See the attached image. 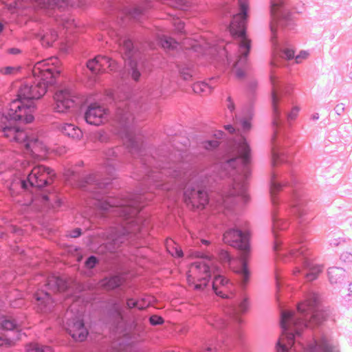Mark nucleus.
I'll list each match as a JSON object with an SVG mask.
<instances>
[{"label":"nucleus","mask_w":352,"mask_h":352,"mask_svg":"<svg viewBox=\"0 0 352 352\" xmlns=\"http://www.w3.org/2000/svg\"><path fill=\"white\" fill-rule=\"evenodd\" d=\"M166 247L168 253L173 256L182 257L183 256V252L181 248L173 240L167 239L166 241Z\"/></svg>","instance_id":"nucleus-21"},{"label":"nucleus","mask_w":352,"mask_h":352,"mask_svg":"<svg viewBox=\"0 0 352 352\" xmlns=\"http://www.w3.org/2000/svg\"><path fill=\"white\" fill-rule=\"evenodd\" d=\"M201 243L205 244V245H208L210 243V242L207 240H205V239H202L201 240Z\"/></svg>","instance_id":"nucleus-62"},{"label":"nucleus","mask_w":352,"mask_h":352,"mask_svg":"<svg viewBox=\"0 0 352 352\" xmlns=\"http://www.w3.org/2000/svg\"><path fill=\"white\" fill-rule=\"evenodd\" d=\"M223 132L221 131H217L214 133V140H218L219 142L220 140L223 138Z\"/></svg>","instance_id":"nucleus-49"},{"label":"nucleus","mask_w":352,"mask_h":352,"mask_svg":"<svg viewBox=\"0 0 352 352\" xmlns=\"http://www.w3.org/2000/svg\"><path fill=\"white\" fill-rule=\"evenodd\" d=\"M0 324L1 328L6 330H12L17 325L15 320L10 318H3Z\"/></svg>","instance_id":"nucleus-30"},{"label":"nucleus","mask_w":352,"mask_h":352,"mask_svg":"<svg viewBox=\"0 0 352 352\" xmlns=\"http://www.w3.org/2000/svg\"><path fill=\"white\" fill-rule=\"evenodd\" d=\"M235 152L237 157L240 159L243 163H248L251 159V150L245 140H241L235 148Z\"/></svg>","instance_id":"nucleus-18"},{"label":"nucleus","mask_w":352,"mask_h":352,"mask_svg":"<svg viewBox=\"0 0 352 352\" xmlns=\"http://www.w3.org/2000/svg\"><path fill=\"white\" fill-rule=\"evenodd\" d=\"M28 138V136L26 133L21 130L18 131V133L16 134V135L13 136V140L17 142H23L26 140Z\"/></svg>","instance_id":"nucleus-38"},{"label":"nucleus","mask_w":352,"mask_h":352,"mask_svg":"<svg viewBox=\"0 0 352 352\" xmlns=\"http://www.w3.org/2000/svg\"><path fill=\"white\" fill-rule=\"evenodd\" d=\"M58 60L56 58H51L36 63L32 69L34 78L41 85L46 86L55 83L56 78L59 76L60 71L57 65Z\"/></svg>","instance_id":"nucleus-5"},{"label":"nucleus","mask_w":352,"mask_h":352,"mask_svg":"<svg viewBox=\"0 0 352 352\" xmlns=\"http://www.w3.org/2000/svg\"><path fill=\"white\" fill-rule=\"evenodd\" d=\"M41 7H54L63 8L68 4V0H35Z\"/></svg>","instance_id":"nucleus-23"},{"label":"nucleus","mask_w":352,"mask_h":352,"mask_svg":"<svg viewBox=\"0 0 352 352\" xmlns=\"http://www.w3.org/2000/svg\"><path fill=\"white\" fill-rule=\"evenodd\" d=\"M184 197L185 203L193 208H203L208 203L206 192L198 185H188Z\"/></svg>","instance_id":"nucleus-8"},{"label":"nucleus","mask_w":352,"mask_h":352,"mask_svg":"<svg viewBox=\"0 0 352 352\" xmlns=\"http://www.w3.org/2000/svg\"><path fill=\"white\" fill-rule=\"evenodd\" d=\"M349 291L350 295L352 296V282L349 285Z\"/></svg>","instance_id":"nucleus-60"},{"label":"nucleus","mask_w":352,"mask_h":352,"mask_svg":"<svg viewBox=\"0 0 352 352\" xmlns=\"http://www.w3.org/2000/svg\"><path fill=\"white\" fill-rule=\"evenodd\" d=\"M181 76L185 80H190L192 78V75L188 72H182Z\"/></svg>","instance_id":"nucleus-50"},{"label":"nucleus","mask_w":352,"mask_h":352,"mask_svg":"<svg viewBox=\"0 0 352 352\" xmlns=\"http://www.w3.org/2000/svg\"><path fill=\"white\" fill-rule=\"evenodd\" d=\"M111 207L120 208V213L124 219H133L135 217L141 209L139 206L135 205L134 201H131L127 204H116L115 200L111 199L107 203Z\"/></svg>","instance_id":"nucleus-13"},{"label":"nucleus","mask_w":352,"mask_h":352,"mask_svg":"<svg viewBox=\"0 0 352 352\" xmlns=\"http://www.w3.org/2000/svg\"><path fill=\"white\" fill-rule=\"evenodd\" d=\"M149 320L153 325L160 324L164 322V319L162 317L157 315H153L151 316Z\"/></svg>","instance_id":"nucleus-43"},{"label":"nucleus","mask_w":352,"mask_h":352,"mask_svg":"<svg viewBox=\"0 0 352 352\" xmlns=\"http://www.w3.org/2000/svg\"><path fill=\"white\" fill-rule=\"evenodd\" d=\"M54 109L60 113H66L74 106L73 94L67 88L58 89L54 96Z\"/></svg>","instance_id":"nucleus-9"},{"label":"nucleus","mask_w":352,"mask_h":352,"mask_svg":"<svg viewBox=\"0 0 352 352\" xmlns=\"http://www.w3.org/2000/svg\"><path fill=\"white\" fill-rule=\"evenodd\" d=\"M328 276L331 283H338L342 279V272L340 269L333 267L329 270Z\"/></svg>","instance_id":"nucleus-28"},{"label":"nucleus","mask_w":352,"mask_h":352,"mask_svg":"<svg viewBox=\"0 0 352 352\" xmlns=\"http://www.w3.org/2000/svg\"><path fill=\"white\" fill-rule=\"evenodd\" d=\"M277 101H278L277 96L276 95L275 91H273V93H272V102H273L274 110L275 112L276 111V104Z\"/></svg>","instance_id":"nucleus-53"},{"label":"nucleus","mask_w":352,"mask_h":352,"mask_svg":"<svg viewBox=\"0 0 352 352\" xmlns=\"http://www.w3.org/2000/svg\"><path fill=\"white\" fill-rule=\"evenodd\" d=\"M57 34L55 31L50 30L40 36L41 44L45 47H50L56 40Z\"/></svg>","instance_id":"nucleus-24"},{"label":"nucleus","mask_w":352,"mask_h":352,"mask_svg":"<svg viewBox=\"0 0 352 352\" xmlns=\"http://www.w3.org/2000/svg\"><path fill=\"white\" fill-rule=\"evenodd\" d=\"M27 352H53L50 346L40 344L38 343H30L26 345Z\"/></svg>","instance_id":"nucleus-25"},{"label":"nucleus","mask_w":352,"mask_h":352,"mask_svg":"<svg viewBox=\"0 0 352 352\" xmlns=\"http://www.w3.org/2000/svg\"><path fill=\"white\" fill-rule=\"evenodd\" d=\"M173 25H175V29H176L178 32H182V30H184V22H183L182 20H180L179 19H174Z\"/></svg>","instance_id":"nucleus-44"},{"label":"nucleus","mask_w":352,"mask_h":352,"mask_svg":"<svg viewBox=\"0 0 352 352\" xmlns=\"http://www.w3.org/2000/svg\"><path fill=\"white\" fill-rule=\"evenodd\" d=\"M225 129L228 130L230 133H233L234 131V129L232 125H226L225 126Z\"/></svg>","instance_id":"nucleus-56"},{"label":"nucleus","mask_w":352,"mask_h":352,"mask_svg":"<svg viewBox=\"0 0 352 352\" xmlns=\"http://www.w3.org/2000/svg\"><path fill=\"white\" fill-rule=\"evenodd\" d=\"M134 222H135V221H134L133 220H132L131 221H130V222L129 223V224H130V225H133ZM139 230V228H137V229L133 228H132V226H131V227H129V228H128V232H135V231H136V230Z\"/></svg>","instance_id":"nucleus-54"},{"label":"nucleus","mask_w":352,"mask_h":352,"mask_svg":"<svg viewBox=\"0 0 352 352\" xmlns=\"http://www.w3.org/2000/svg\"><path fill=\"white\" fill-rule=\"evenodd\" d=\"M58 129L65 135L75 142L80 141L83 137V133L80 129L72 124H62Z\"/></svg>","instance_id":"nucleus-15"},{"label":"nucleus","mask_w":352,"mask_h":352,"mask_svg":"<svg viewBox=\"0 0 352 352\" xmlns=\"http://www.w3.org/2000/svg\"><path fill=\"white\" fill-rule=\"evenodd\" d=\"M16 71V69L12 67H6L4 68H2L1 72L3 74H12L14 73V72Z\"/></svg>","instance_id":"nucleus-48"},{"label":"nucleus","mask_w":352,"mask_h":352,"mask_svg":"<svg viewBox=\"0 0 352 352\" xmlns=\"http://www.w3.org/2000/svg\"><path fill=\"white\" fill-rule=\"evenodd\" d=\"M245 190V186L244 184L236 183L234 184L231 192L230 195H242Z\"/></svg>","instance_id":"nucleus-32"},{"label":"nucleus","mask_w":352,"mask_h":352,"mask_svg":"<svg viewBox=\"0 0 352 352\" xmlns=\"http://www.w3.org/2000/svg\"><path fill=\"white\" fill-rule=\"evenodd\" d=\"M54 173L50 168L43 165L33 167L28 176V182L30 186L42 188L52 182Z\"/></svg>","instance_id":"nucleus-7"},{"label":"nucleus","mask_w":352,"mask_h":352,"mask_svg":"<svg viewBox=\"0 0 352 352\" xmlns=\"http://www.w3.org/2000/svg\"><path fill=\"white\" fill-rule=\"evenodd\" d=\"M18 188H21L22 189H27L28 188V184L24 180H19L13 183L10 188L11 195L13 196L14 195V190L17 189Z\"/></svg>","instance_id":"nucleus-34"},{"label":"nucleus","mask_w":352,"mask_h":352,"mask_svg":"<svg viewBox=\"0 0 352 352\" xmlns=\"http://www.w3.org/2000/svg\"><path fill=\"white\" fill-rule=\"evenodd\" d=\"M336 110L338 114H340V113L342 112L344 110L342 104L338 105L336 108Z\"/></svg>","instance_id":"nucleus-55"},{"label":"nucleus","mask_w":352,"mask_h":352,"mask_svg":"<svg viewBox=\"0 0 352 352\" xmlns=\"http://www.w3.org/2000/svg\"><path fill=\"white\" fill-rule=\"evenodd\" d=\"M307 52H301L299 55L296 56V62L297 63H300L302 60V58H307Z\"/></svg>","instance_id":"nucleus-51"},{"label":"nucleus","mask_w":352,"mask_h":352,"mask_svg":"<svg viewBox=\"0 0 352 352\" xmlns=\"http://www.w3.org/2000/svg\"><path fill=\"white\" fill-rule=\"evenodd\" d=\"M281 5V0H272L271 12L273 16L276 15Z\"/></svg>","instance_id":"nucleus-39"},{"label":"nucleus","mask_w":352,"mask_h":352,"mask_svg":"<svg viewBox=\"0 0 352 352\" xmlns=\"http://www.w3.org/2000/svg\"><path fill=\"white\" fill-rule=\"evenodd\" d=\"M341 259L344 262H352V250L344 251L341 254Z\"/></svg>","instance_id":"nucleus-40"},{"label":"nucleus","mask_w":352,"mask_h":352,"mask_svg":"<svg viewBox=\"0 0 352 352\" xmlns=\"http://www.w3.org/2000/svg\"><path fill=\"white\" fill-rule=\"evenodd\" d=\"M223 241L226 244L236 248L243 252L239 262L242 263V272L247 278L249 274L246 263L249 250L247 235L238 230H230L223 234Z\"/></svg>","instance_id":"nucleus-6"},{"label":"nucleus","mask_w":352,"mask_h":352,"mask_svg":"<svg viewBox=\"0 0 352 352\" xmlns=\"http://www.w3.org/2000/svg\"><path fill=\"white\" fill-rule=\"evenodd\" d=\"M210 261H198L192 263L187 273V281L195 290H203L208 285L211 273L218 270Z\"/></svg>","instance_id":"nucleus-4"},{"label":"nucleus","mask_w":352,"mask_h":352,"mask_svg":"<svg viewBox=\"0 0 352 352\" xmlns=\"http://www.w3.org/2000/svg\"><path fill=\"white\" fill-rule=\"evenodd\" d=\"M220 142L218 140H207L201 142L202 147L207 151H213L219 147Z\"/></svg>","instance_id":"nucleus-31"},{"label":"nucleus","mask_w":352,"mask_h":352,"mask_svg":"<svg viewBox=\"0 0 352 352\" xmlns=\"http://www.w3.org/2000/svg\"><path fill=\"white\" fill-rule=\"evenodd\" d=\"M160 43L162 47L165 49L174 48L176 45V42L173 38L167 36L162 37Z\"/></svg>","instance_id":"nucleus-33"},{"label":"nucleus","mask_w":352,"mask_h":352,"mask_svg":"<svg viewBox=\"0 0 352 352\" xmlns=\"http://www.w3.org/2000/svg\"><path fill=\"white\" fill-rule=\"evenodd\" d=\"M208 89V85L204 82H196L192 85V89L196 94L206 92Z\"/></svg>","instance_id":"nucleus-35"},{"label":"nucleus","mask_w":352,"mask_h":352,"mask_svg":"<svg viewBox=\"0 0 352 352\" xmlns=\"http://www.w3.org/2000/svg\"><path fill=\"white\" fill-rule=\"evenodd\" d=\"M66 329L69 335L76 341H83L88 335L80 314L74 317H69L66 323Z\"/></svg>","instance_id":"nucleus-10"},{"label":"nucleus","mask_w":352,"mask_h":352,"mask_svg":"<svg viewBox=\"0 0 352 352\" xmlns=\"http://www.w3.org/2000/svg\"><path fill=\"white\" fill-rule=\"evenodd\" d=\"M228 108L232 110V109H233L234 107H233V105H230V106L228 107Z\"/></svg>","instance_id":"nucleus-64"},{"label":"nucleus","mask_w":352,"mask_h":352,"mask_svg":"<svg viewBox=\"0 0 352 352\" xmlns=\"http://www.w3.org/2000/svg\"><path fill=\"white\" fill-rule=\"evenodd\" d=\"M140 302V305H144V308H146V307H148L150 304L149 302H146L144 299H142L141 300H139Z\"/></svg>","instance_id":"nucleus-57"},{"label":"nucleus","mask_w":352,"mask_h":352,"mask_svg":"<svg viewBox=\"0 0 352 352\" xmlns=\"http://www.w3.org/2000/svg\"><path fill=\"white\" fill-rule=\"evenodd\" d=\"M14 344L15 342L12 340L4 337H0V346L10 347L14 346Z\"/></svg>","instance_id":"nucleus-41"},{"label":"nucleus","mask_w":352,"mask_h":352,"mask_svg":"<svg viewBox=\"0 0 352 352\" xmlns=\"http://www.w3.org/2000/svg\"><path fill=\"white\" fill-rule=\"evenodd\" d=\"M283 53L287 59H291L294 56V51L292 49H285Z\"/></svg>","instance_id":"nucleus-46"},{"label":"nucleus","mask_w":352,"mask_h":352,"mask_svg":"<svg viewBox=\"0 0 352 352\" xmlns=\"http://www.w3.org/2000/svg\"><path fill=\"white\" fill-rule=\"evenodd\" d=\"M133 45L131 41L124 40L122 44V50L124 53V56L126 58L130 59L133 56Z\"/></svg>","instance_id":"nucleus-29"},{"label":"nucleus","mask_w":352,"mask_h":352,"mask_svg":"<svg viewBox=\"0 0 352 352\" xmlns=\"http://www.w3.org/2000/svg\"><path fill=\"white\" fill-rule=\"evenodd\" d=\"M297 313L283 311L280 325L283 329L277 342V352H287L294 344V334H300L305 328H314L324 319V313L317 309V301L311 297L300 302L297 307Z\"/></svg>","instance_id":"nucleus-1"},{"label":"nucleus","mask_w":352,"mask_h":352,"mask_svg":"<svg viewBox=\"0 0 352 352\" xmlns=\"http://www.w3.org/2000/svg\"><path fill=\"white\" fill-rule=\"evenodd\" d=\"M218 256L221 263L228 264L233 271L242 274L243 278V281L244 283L248 281L249 276L245 278V275L242 272V267L241 269H238L234 266V263L238 261L233 259L228 252L221 250L219 251ZM248 275H250V274Z\"/></svg>","instance_id":"nucleus-17"},{"label":"nucleus","mask_w":352,"mask_h":352,"mask_svg":"<svg viewBox=\"0 0 352 352\" xmlns=\"http://www.w3.org/2000/svg\"><path fill=\"white\" fill-rule=\"evenodd\" d=\"M243 127L245 129H249L250 128V124L247 121H244L243 122Z\"/></svg>","instance_id":"nucleus-59"},{"label":"nucleus","mask_w":352,"mask_h":352,"mask_svg":"<svg viewBox=\"0 0 352 352\" xmlns=\"http://www.w3.org/2000/svg\"><path fill=\"white\" fill-rule=\"evenodd\" d=\"M306 267L309 270V272L307 273L306 277L308 280L310 281L315 280L322 270V267L321 266H310L308 263H306Z\"/></svg>","instance_id":"nucleus-26"},{"label":"nucleus","mask_w":352,"mask_h":352,"mask_svg":"<svg viewBox=\"0 0 352 352\" xmlns=\"http://www.w3.org/2000/svg\"><path fill=\"white\" fill-rule=\"evenodd\" d=\"M85 118L90 124L100 125L107 121V110L97 104H92L86 111Z\"/></svg>","instance_id":"nucleus-11"},{"label":"nucleus","mask_w":352,"mask_h":352,"mask_svg":"<svg viewBox=\"0 0 352 352\" xmlns=\"http://www.w3.org/2000/svg\"><path fill=\"white\" fill-rule=\"evenodd\" d=\"M25 146L35 157H43L47 151V146L42 141L34 138L29 139Z\"/></svg>","instance_id":"nucleus-14"},{"label":"nucleus","mask_w":352,"mask_h":352,"mask_svg":"<svg viewBox=\"0 0 352 352\" xmlns=\"http://www.w3.org/2000/svg\"><path fill=\"white\" fill-rule=\"evenodd\" d=\"M10 52H11L12 54H16V53H18V52H19V50H16V49H11V50H10Z\"/></svg>","instance_id":"nucleus-61"},{"label":"nucleus","mask_w":352,"mask_h":352,"mask_svg":"<svg viewBox=\"0 0 352 352\" xmlns=\"http://www.w3.org/2000/svg\"><path fill=\"white\" fill-rule=\"evenodd\" d=\"M8 120H15L13 118H11L8 112L6 113V115L2 114L1 115V106L0 105V129H2L3 135L6 137L7 138L10 139V140H13V136L16 135V134L18 133L19 129L16 127H8L6 126V122ZM19 121H21L22 122L25 123L23 120H19Z\"/></svg>","instance_id":"nucleus-16"},{"label":"nucleus","mask_w":352,"mask_h":352,"mask_svg":"<svg viewBox=\"0 0 352 352\" xmlns=\"http://www.w3.org/2000/svg\"><path fill=\"white\" fill-rule=\"evenodd\" d=\"M80 234H81L80 229L76 228L74 230H73L72 232H71V233L69 234V236L71 237L76 238V237L79 236L80 235Z\"/></svg>","instance_id":"nucleus-52"},{"label":"nucleus","mask_w":352,"mask_h":352,"mask_svg":"<svg viewBox=\"0 0 352 352\" xmlns=\"http://www.w3.org/2000/svg\"><path fill=\"white\" fill-rule=\"evenodd\" d=\"M46 91V86L35 79L34 81L28 80L22 82L18 91V99L13 100L8 108L9 116L14 120H23L26 123L32 122L35 109L32 100L41 98Z\"/></svg>","instance_id":"nucleus-2"},{"label":"nucleus","mask_w":352,"mask_h":352,"mask_svg":"<svg viewBox=\"0 0 352 352\" xmlns=\"http://www.w3.org/2000/svg\"><path fill=\"white\" fill-rule=\"evenodd\" d=\"M36 299L40 305L47 307L52 304V300L47 292H40L36 294Z\"/></svg>","instance_id":"nucleus-27"},{"label":"nucleus","mask_w":352,"mask_h":352,"mask_svg":"<svg viewBox=\"0 0 352 352\" xmlns=\"http://www.w3.org/2000/svg\"><path fill=\"white\" fill-rule=\"evenodd\" d=\"M3 30V25L0 23V32L2 31Z\"/></svg>","instance_id":"nucleus-63"},{"label":"nucleus","mask_w":352,"mask_h":352,"mask_svg":"<svg viewBox=\"0 0 352 352\" xmlns=\"http://www.w3.org/2000/svg\"><path fill=\"white\" fill-rule=\"evenodd\" d=\"M126 307L129 309L138 308V309H144V305H140V302L135 300L134 299H128L126 301Z\"/></svg>","instance_id":"nucleus-37"},{"label":"nucleus","mask_w":352,"mask_h":352,"mask_svg":"<svg viewBox=\"0 0 352 352\" xmlns=\"http://www.w3.org/2000/svg\"><path fill=\"white\" fill-rule=\"evenodd\" d=\"M240 307H241V309L242 311H245L246 309V302L244 301L243 302H242L241 305H240Z\"/></svg>","instance_id":"nucleus-58"},{"label":"nucleus","mask_w":352,"mask_h":352,"mask_svg":"<svg viewBox=\"0 0 352 352\" xmlns=\"http://www.w3.org/2000/svg\"><path fill=\"white\" fill-rule=\"evenodd\" d=\"M228 281L224 277L220 275H217L214 276L212 282V289L217 296H219L221 298L226 297L223 294V291L219 289V287L221 286L224 287L228 283Z\"/></svg>","instance_id":"nucleus-22"},{"label":"nucleus","mask_w":352,"mask_h":352,"mask_svg":"<svg viewBox=\"0 0 352 352\" xmlns=\"http://www.w3.org/2000/svg\"><path fill=\"white\" fill-rule=\"evenodd\" d=\"M87 66L91 72L96 74L105 71L107 67L110 68L111 70L116 69L115 62L104 56H97L89 60Z\"/></svg>","instance_id":"nucleus-12"},{"label":"nucleus","mask_w":352,"mask_h":352,"mask_svg":"<svg viewBox=\"0 0 352 352\" xmlns=\"http://www.w3.org/2000/svg\"><path fill=\"white\" fill-rule=\"evenodd\" d=\"M97 262L96 258L95 256H90L85 262V265L87 268L91 269L93 268Z\"/></svg>","instance_id":"nucleus-45"},{"label":"nucleus","mask_w":352,"mask_h":352,"mask_svg":"<svg viewBox=\"0 0 352 352\" xmlns=\"http://www.w3.org/2000/svg\"><path fill=\"white\" fill-rule=\"evenodd\" d=\"M47 286L49 289L54 293L64 292L67 287L65 280L56 276L50 278L48 280Z\"/></svg>","instance_id":"nucleus-19"},{"label":"nucleus","mask_w":352,"mask_h":352,"mask_svg":"<svg viewBox=\"0 0 352 352\" xmlns=\"http://www.w3.org/2000/svg\"><path fill=\"white\" fill-rule=\"evenodd\" d=\"M240 12L234 15L230 25V33L238 38L237 58L234 65V72L241 79L245 75L243 68L248 65V56L252 47V41L246 36V23L249 5L248 0H239Z\"/></svg>","instance_id":"nucleus-3"},{"label":"nucleus","mask_w":352,"mask_h":352,"mask_svg":"<svg viewBox=\"0 0 352 352\" xmlns=\"http://www.w3.org/2000/svg\"><path fill=\"white\" fill-rule=\"evenodd\" d=\"M122 283V279L118 276L103 279L101 285L107 289H113Z\"/></svg>","instance_id":"nucleus-20"},{"label":"nucleus","mask_w":352,"mask_h":352,"mask_svg":"<svg viewBox=\"0 0 352 352\" xmlns=\"http://www.w3.org/2000/svg\"><path fill=\"white\" fill-rule=\"evenodd\" d=\"M208 322L216 329H221L224 326V320L219 318L215 317L211 320H208Z\"/></svg>","instance_id":"nucleus-36"},{"label":"nucleus","mask_w":352,"mask_h":352,"mask_svg":"<svg viewBox=\"0 0 352 352\" xmlns=\"http://www.w3.org/2000/svg\"><path fill=\"white\" fill-rule=\"evenodd\" d=\"M298 111H299L298 108H297V107L293 108L292 109L291 112L289 113V114L288 115L289 119H290V120L296 119V118L298 116Z\"/></svg>","instance_id":"nucleus-47"},{"label":"nucleus","mask_w":352,"mask_h":352,"mask_svg":"<svg viewBox=\"0 0 352 352\" xmlns=\"http://www.w3.org/2000/svg\"><path fill=\"white\" fill-rule=\"evenodd\" d=\"M130 65H131V67L132 69L131 76L134 80L138 81L140 77V73L135 68V65H136L135 63H133L131 62V63H130Z\"/></svg>","instance_id":"nucleus-42"}]
</instances>
